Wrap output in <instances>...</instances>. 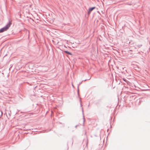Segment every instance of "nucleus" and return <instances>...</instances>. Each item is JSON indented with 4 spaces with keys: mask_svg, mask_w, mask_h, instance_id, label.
Returning <instances> with one entry per match:
<instances>
[{
    "mask_svg": "<svg viewBox=\"0 0 150 150\" xmlns=\"http://www.w3.org/2000/svg\"><path fill=\"white\" fill-rule=\"evenodd\" d=\"M2 111H1L0 113V117H1L2 115Z\"/></svg>",
    "mask_w": 150,
    "mask_h": 150,
    "instance_id": "5",
    "label": "nucleus"
},
{
    "mask_svg": "<svg viewBox=\"0 0 150 150\" xmlns=\"http://www.w3.org/2000/svg\"><path fill=\"white\" fill-rule=\"evenodd\" d=\"M64 52L69 54H70V55L71 54L69 52L67 51H65Z\"/></svg>",
    "mask_w": 150,
    "mask_h": 150,
    "instance_id": "4",
    "label": "nucleus"
},
{
    "mask_svg": "<svg viewBox=\"0 0 150 150\" xmlns=\"http://www.w3.org/2000/svg\"><path fill=\"white\" fill-rule=\"evenodd\" d=\"M58 39L59 38H56L54 39V40H52V41L55 44H58L59 43Z\"/></svg>",
    "mask_w": 150,
    "mask_h": 150,
    "instance_id": "2",
    "label": "nucleus"
},
{
    "mask_svg": "<svg viewBox=\"0 0 150 150\" xmlns=\"http://www.w3.org/2000/svg\"><path fill=\"white\" fill-rule=\"evenodd\" d=\"M11 24V23L10 22L8 24H7L6 26L1 28L0 30V33L3 32L7 30L10 26Z\"/></svg>",
    "mask_w": 150,
    "mask_h": 150,
    "instance_id": "1",
    "label": "nucleus"
},
{
    "mask_svg": "<svg viewBox=\"0 0 150 150\" xmlns=\"http://www.w3.org/2000/svg\"><path fill=\"white\" fill-rule=\"evenodd\" d=\"M95 8V7H93L89 8L88 11V14H90L91 11L94 9Z\"/></svg>",
    "mask_w": 150,
    "mask_h": 150,
    "instance_id": "3",
    "label": "nucleus"
}]
</instances>
